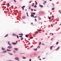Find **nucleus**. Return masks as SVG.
Here are the masks:
<instances>
[{
	"label": "nucleus",
	"mask_w": 61,
	"mask_h": 61,
	"mask_svg": "<svg viewBox=\"0 0 61 61\" xmlns=\"http://www.w3.org/2000/svg\"><path fill=\"white\" fill-rule=\"evenodd\" d=\"M7 48H9V49H11L12 48V46H9L7 47Z\"/></svg>",
	"instance_id": "f257e3e1"
},
{
	"label": "nucleus",
	"mask_w": 61,
	"mask_h": 61,
	"mask_svg": "<svg viewBox=\"0 0 61 61\" xmlns=\"http://www.w3.org/2000/svg\"><path fill=\"white\" fill-rule=\"evenodd\" d=\"M25 16H23L22 17V18L23 19H25Z\"/></svg>",
	"instance_id": "f03ea898"
},
{
	"label": "nucleus",
	"mask_w": 61,
	"mask_h": 61,
	"mask_svg": "<svg viewBox=\"0 0 61 61\" xmlns=\"http://www.w3.org/2000/svg\"><path fill=\"white\" fill-rule=\"evenodd\" d=\"M24 7H25V6H23V7H21V8H22V9L23 10H24Z\"/></svg>",
	"instance_id": "7ed1b4c3"
},
{
	"label": "nucleus",
	"mask_w": 61,
	"mask_h": 61,
	"mask_svg": "<svg viewBox=\"0 0 61 61\" xmlns=\"http://www.w3.org/2000/svg\"><path fill=\"white\" fill-rule=\"evenodd\" d=\"M46 2H47L46 1H44L43 2V5H45V3H46Z\"/></svg>",
	"instance_id": "20e7f679"
},
{
	"label": "nucleus",
	"mask_w": 61,
	"mask_h": 61,
	"mask_svg": "<svg viewBox=\"0 0 61 61\" xmlns=\"http://www.w3.org/2000/svg\"><path fill=\"white\" fill-rule=\"evenodd\" d=\"M54 47L53 46H51L50 48V49H51V50H52V47Z\"/></svg>",
	"instance_id": "39448f33"
},
{
	"label": "nucleus",
	"mask_w": 61,
	"mask_h": 61,
	"mask_svg": "<svg viewBox=\"0 0 61 61\" xmlns=\"http://www.w3.org/2000/svg\"><path fill=\"white\" fill-rule=\"evenodd\" d=\"M2 49L3 51H4V50H5V48H4L3 47L2 48Z\"/></svg>",
	"instance_id": "423d86ee"
},
{
	"label": "nucleus",
	"mask_w": 61,
	"mask_h": 61,
	"mask_svg": "<svg viewBox=\"0 0 61 61\" xmlns=\"http://www.w3.org/2000/svg\"><path fill=\"white\" fill-rule=\"evenodd\" d=\"M15 59L16 60H19V58L17 57H16L15 58Z\"/></svg>",
	"instance_id": "0eeeda50"
},
{
	"label": "nucleus",
	"mask_w": 61,
	"mask_h": 61,
	"mask_svg": "<svg viewBox=\"0 0 61 61\" xmlns=\"http://www.w3.org/2000/svg\"><path fill=\"white\" fill-rule=\"evenodd\" d=\"M8 44L10 46H11V44H10V42L9 41H8Z\"/></svg>",
	"instance_id": "6e6552de"
},
{
	"label": "nucleus",
	"mask_w": 61,
	"mask_h": 61,
	"mask_svg": "<svg viewBox=\"0 0 61 61\" xmlns=\"http://www.w3.org/2000/svg\"><path fill=\"white\" fill-rule=\"evenodd\" d=\"M60 47H58V48L56 49V51H57V50H59V49Z\"/></svg>",
	"instance_id": "1a4fd4ad"
},
{
	"label": "nucleus",
	"mask_w": 61,
	"mask_h": 61,
	"mask_svg": "<svg viewBox=\"0 0 61 61\" xmlns=\"http://www.w3.org/2000/svg\"><path fill=\"white\" fill-rule=\"evenodd\" d=\"M12 44L14 45H16V43L15 42H12Z\"/></svg>",
	"instance_id": "9d476101"
},
{
	"label": "nucleus",
	"mask_w": 61,
	"mask_h": 61,
	"mask_svg": "<svg viewBox=\"0 0 61 61\" xmlns=\"http://www.w3.org/2000/svg\"><path fill=\"white\" fill-rule=\"evenodd\" d=\"M8 53L9 54H10V55H13V54L9 52Z\"/></svg>",
	"instance_id": "9b49d317"
},
{
	"label": "nucleus",
	"mask_w": 61,
	"mask_h": 61,
	"mask_svg": "<svg viewBox=\"0 0 61 61\" xmlns=\"http://www.w3.org/2000/svg\"><path fill=\"white\" fill-rule=\"evenodd\" d=\"M14 49L16 51H17V50H18V49L17 48H15Z\"/></svg>",
	"instance_id": "f8f14e48"
},
{
	"label": "nucleus",
	"mask_w": 61,
	"mask_h": 61,
	"mask_svg": "<svg viewBox=\"0 0 61 61\" xmlns=\"http://www.w3.org/2000/svg\"><path fill=\"white\" fill-rule=\"evenodd\" d=\"M33 49L34 51H36V50H37V49Z\"/></svg>",
	"instance_id": "ddd939ff"
},
{
	"label": "nucleus",
	"mask_w": 61,
	"mask_h": 61,
	"mask_svg": "<svg viewBox=\"0 0 61 61\" xmlns=\"http://www.w3.org/2000/svg\"><path fill=\"white\" fill-rule=\"evenodd\" d=\"M12 35L13 36H16V35H15V34H12Z\"/></svg>",
	"instance_id": "4468645a"
},
{
	"label": "nucleus",
	"mask_w": 61,
	"mask_h": 61,
	"mask_svg": "<svg viewBox=\"0 0 61 61\" xmlns=\"http://www.w3.org/2000/svg\"><path fill=\"white\" fill-rule=\"evenodd\" d=\"M8 36V34H7V35L5 36V37H7V36Z\"/></svg>",
	"instance_id": "2eb2a0df"
},
{
	"label": "nucleus",
	"mask_w": 61,
	"mask_h": 61,
	"mask_svg": "<svg viewBox=\"0 0 61 61\" xmlns=\"http://www.w3.org/2000/svg\"><path fill=\"white\" fill-rule=\"evenodd\" d=\"M31 17H32V16H33V17H34V15H33L32 14L31 15Z\"/></svg>",
	"instance_id": "dca6fc26"
},
{
	"label": "nucleus",
	"mask_w": 61,
	"mask_h": 61,
	"mask_svg": "<svg viewBox=\"0 0 61 61\" xmlns=\"http://www.w3.org/2000/svg\"><path fill=\"white\" fill-rule=\"evenodd\" d=\"M6 51H5L3 52V53H6Z\"/></svg>",
	"instance_id": "f3484780"
},
{
	"label": "nucleus",
	"mask_w": 61,
	"mask_h": 61,
	"mask_svg": "<svg viewBox=\"0 0 61 61\" xmlns=\"http://www.w3.org/2000/svg\"><path fill=\"white\" fill-rule=\"evenodd\" d=\"M41 42H40L39 44V46H40V45H41Z\"/></svg>",
	"instance_id": "a211bd4d"
},
{
	"label": "nucleus",
	"mask_w": 61,
	"mask_h": 61,
	"mask_svg": "<svg viewBox=\"0 0 61 61\" xmlns=\"http://www.w3.org/2000/svg\"><path fill=\"white\" fill-rule=\"evenodd\" d=\"M40 7H43V6L42 5H40Z\"/></svg>",
	"instance_id": "6ab92c4d"
},
{
	"label": "nucleus",
	"mask_w": 61,
	"mask_h": 61,
	"mask_svg": "<svg viewBox=\"0 0 61 61\" xmlns=\"http://www.w3.org/2000/svg\"><path fill=\"white\" fill-rule=\"evenodd\" d=\"M7 51H11V50H8V49H7Z\"/></svg>",
	"instance_id": "aec40b11"
},
{
	"label": "nucleus",
	"mask_w": 61,
	"mask_h": 61,
	"mask_svg": "<svg viewBox=\"0 0 61 61\" xmlns=\"http://www.w3.org/2000/svg\"><path fill=\"white\" fill-rule=\"evenodd\" d=\"M37 48H40V47L39 46H38L37 47Z\"/></svg>",
	"instance_id": "412c9836"
},
{
	"label": "nucleus",
	"mask_w": 61,
	"mask_h": 61,
	"mask_svg": "<svg viewBox=\"0 0 61 61\" xmlns=\"http://www.w3.org/2000/svg\"><path fill=\"white\" fill-rule=\"evenodd\" d=\"M26 14H27V16L28 17V13L26 12Z\"/></svg>",
	"instance_id": "4be33fe9"
},
{
	"label": "nucleus",
	"mask_w": 61,
	"mask_h": 61,
	"mask_svg": "<svg viewBox=\"0 0 61 61\" xmlns=\"http://www.w3.org/2000/svg\"><path fill=\"white\" fill-rule=\"evenodd\" d=\"M19 36H22H22H23V34H19Z\"/></svg>",
	"instance_id": "5701e85b"
},
{
	"label": "nucleus",
	"mask_w": 61,
	"mask_h": 61,
	"mask_svg": "<svg viewBox=\"0 0 61 61\" xmlns=\"http://www.w3.org/2000/svg\"><path fill=\"white\" fill-rule=\"evenodd\" d=\"M26 37H28V35H26L25 36Z\"/></svg>",
	"instance_id": "b1692460"
},
{
	"label": "nucleus",
	"mask_w": 61,
	"mask_h": 61,
	"mask_svg": "<svg viewBox=\"0 0 61 61\" xmlns=\"http://www.w3.org/2000/svg\"><path fill=\"white\" fill-rule=\"evenodd\" d=\"M23 59H25L26 58L24 57H23Z\"/></svg>",
	"instance_id": "393cba45"
},
{
	"label": "nucleus",
	"mask_w": 61,
	"mask_h": 61,
	"mask_svg": "<svg viewBox=\"0 0 61 61\" xmlns=\"http://www.w3.org/2000/svg\"><path fill=\"white\" fill-rule=\"evenodd\" d=\"M38 18L39 20H41V19L40 17H38Z\"/></svg>",
	"instance_id": "a878e982"
},
{
	"label": "nucleus",
	"mask_w": 61,
	"mask_h": 61,
	"mask_svg": "<svg viewBox=\"0 0 61 61\" xmlns=\"http://www.w3.org/2000/svg\"><path fill=\"white\" fill-rule=\"evenodd\" d=\"M42 31V30H39L38 31L39 32H40V31Z\"/></svg>",
	"instance_id": "bb28decb"
},
{
	"label": "nucleus",
	"mask_w": 61,
	"mask_h": 61,
	"mask_svg": "<svg viewBox=\"0 0 61 61\" xmlns=\"http://www.w3.org/2000/svg\"><path fill=\"white\" fill-rule=\"evenodd\" d=\"M23 38H21V40H23Z\"/></svg>",
	"instance_id": "cd10ccee"
},
{
	"label": "nucleus",
	"mask_w": 61,
	"mask_h": 61,
	"mask_svg": "<svg viewBox=\"0 0 61 61\" xmlns=\"http://www.w3.org/2000/svg\"><path fill=\"white\" fill-rule=\"evenodd\" d=\"M35 5H37V2H36Z\"/></svg>",
	"instance_id": "c85d7f7f"
},
{
	"label": "nucleus",
	"mask_w": 61,
	"mask_h": 61,
	"mask_svg": "<svg viewBox=\"0 0 61 61\" xmlns=\"http://www.w3.org/2000/svg\"><path fill=\"white\" fill-rule=\"evenodd\" d=\"M59 42H57L56 43V45H58V44Z\"/></svg>",
	"instance_id": "c756f323"
},
{
	"label": "nucleus",
	"mask_w": 61,
	"mask_h": 61,
	"mask_svg": "<svg viewBox=\"0 0 61 61\" xmlns=\"http://www.w3.org/2000/svg\"><path fill=\"white\" fill-rule=\"evenodd\" d=\"M33 15H35V14H36V13H35V12L33 13Z\"/></svg>",
	"instance_id": "7c9ffc66"
},
{
	"label": "nucleus",
	"mask_w": 61,
	"mask_h": 61,
	"mask_svg": "<svg viewBox=\"0 0 61 61\" xmlns=\"http://www.w3.org/2000/svg\"><path fill=\"white\" fill-rule=\"evenodd\" d=\"M34 6V7H37V6H36V5Z\"/></svg>",
	"instance_id": "2f4dec72"
},
{
	"label": "nucleus",
	"mask_w": 61,
	"mask_h": 61,
	"mask_svg": "<svg viewBox=\"0 0 61 61\" xmlns=\"http://www.w3.org/2000/svg\"><path fill=\"white\" fill-rule=\"evenodd\" d=\"M30 10H31L32 11H33V9H31Z\"/></svg>",
	"instance_id": "473e14b6"
},
{
	"label": "nucleus",
	"mask_w": 61,
	"mask_h": 61,
	"mask_svg": "<svg viewBox=\"0 0 61 61\" xmlns=\"http://www.w3.org/2000/svg\"><path fill=\"white\" fill-rule=\"evenodd\" d=\"M55 9V8H53L52 9V10H54V9Z\"/></svg>",
	"instance_id": "72a5a7b5"
},
{
	"label": "nucleus",
	"mask_w": 61,
	"mask_h": 61,
	"mask_svg": "<svg viewBox=\"0 0 61 61\" xmlns=\"http://www.w3.org/2000/svg\"><path fill=\"white\" fill-rule=\"evenodd\" d=\"M17 38H18V39L19 38V37L18 36V35H17Z\"/></svg>",
	"instance_id": "f704fd0d"
},
{
	"label": "nucleus",
	"mask_w": 61,
	"mask_h": 61,
	"mask_svg": "<svg viewBox=\"0 0 61 61\" xmlns=\"http://www.w3.org/2000/svg\"><path fill=\"white\" fill-rule=\"evenodd\" d=\"M35 20L36 22V21H37V20H36V19H35Z\"/></svg>",
	"instance_id": "c9c22d12"
},
{
	"label": "nucleus",
	"mask_w": 61,
	"mask_h": 61,
	"mask_svg": "<svg viewBox=\"0 0 61 61\" xmlns=\"http://www.w3.org/2000/svg\"><path fill=\"white\" fill-rule=\"evenodd\" d=\"M56 20H53V22H55V21H56Z\"/></svg>",
	"instance_id": "e433bc0d"
},
{
	"label": "nucleus",
	"mask_w": 61,
	"mask_h": 61,
	"mask_svg": "<svg viewBox=\"0 0 61 61\" xmlns=\"http://www.w3.org/2000/svg\"><path fill=\"white\" fill-rule=\"evenodd\" d=\"M19 37H22V36H19Z\"/></svg>",
	"instance_id": "4c0bfd02"
},
{
	"label": "nucleus",
	"mask_w": 61,
	"mask_h": 61,
	"mask_svg": "<svg viewBox=\"0 0 61 61\" xmlns=\"http://www.w3.org/2000/svg\"><path fill=\"white\" fill-rule=\"evenodd\" d=\"M17 42H18L17 41H16V43H15L16 44H17Z\"/></svg>",
	"instance_id": "58836bf2"
},
{
	"label": "nucleus",
	"mask_w": 61,
	"mask_h": 61,
	"mask_svg": "<svg viewBox=\"0 0 61 61\" xmlns=\"http://www.w3.org/2000/svg\"><path fill=\"white\" fill-rule=\"evenodd\" d=\"M51 27H53V25L51 24Z\"/></svg>",
	"instance_id": "ea45409f"
},
{
	"label": "nucleus",
	"mask_w": 61,
	"mask_h": 61,
	"mask_svg": "<svg viewBox=\"0 0 61 61\" xmlns=\"http://www.w3.org/2000/svg\"><path fill=\"white\" fill-rule=\"evenodd\" d=\"M32 38H33V37H31L30 38V39H32Z\"/></svg>",
	"instance_id": "a19ab883"
},
{
	"label": "nucleus",
	"mask_w": 61,
	"mask_h": 61,
	"mask_svg": "<svg viewBox=\"0 0 61 61\" xmlns=\"http://www.w3.org/2000/svg\"><path fill=\"white\" fill-rule=\"evenodd\" d=\"M3 5H6V4H3Z\"/></svg>",
	"instance_id": "79ce46f5"
},
{
	"label": "nucleus",
	"mask_w": 61,
	"mask_h": 61,
	"mask_svg": "<svg viewBox=\"0 0 61 61\" xmlns=\"http://www.w3.org/2000/svg\"><path fill=\"white\" fill-rule=\"evenodd\" d=\"M7 4H8V5H9V6H10V5H9V3H8Z\"/></svg>",
	"instance_id": "37998d69"
},
{
	"label": "nucleus",
	"mask_w": 61,
	"mask_h": 61,
	"mask_svg": "<svg viewBox=\"0 0 61 61\" xmlns=\"http://www.w3.org/2000/svg\"><path fill=\"white\" fill-rule=\"evenodd\" d=\"M14 1L15 2H16V0H14Z\"/></svg>",
	"instance_id": "c03bdc74"
},
{
	"label": "nucleus",
	"mask_w": 61,
	"mask_h": 61,
	"mask_svg": "<svg viewBox=\"0 0 61 61\" xmlns=\"http://www.w3.org/2000/svg\"><path fill=\"white\" fill-rule=\"evenodd\" d=\"M30 8H31V7H30L29 8V9H30Z\"/></svg>",
	"instance_id": "a18cd8bd"
},
{
	"label": "nucleus",
	"mask_w": 61,
	"mask_h": 61,
	"mask_svg": "<svg viewBox=\"0 0 61 61\" xmlns=\"http://www.w3.org/2000/svg\"><path fill=\"white\" fill-rule=\"evenodd\" d=\"M52 5H53V6H54V3H52Z\"/></svg>",
	"instance_id": "49530a36"
},
{
	"label": "nucleus",
	"mask_w": 61,
	"mask_h": 61,
	"mask_svg": "<svg viewBox=\"0 0 61 61\" xmlns=\"http://www.w3.org/2000/svg\"><path fill=\"white\" fill-rule=\"evenodd\" d=\"M49 19H51V18H50V17H49Z\"/></svg>",
	"instance_id": "de8ad7c7"
},
{
	"label": "nucleus",
	"mask_w": 61,
	"mask_h": 61,
	"mask_svg": "<svg viewBox=\"0 0 61 61\" xmlns=\"http://www.w3.org/2000/svg\"><path fill=\"white\" fill-rule=\"evenodd\" d=\"M36 17H37V16H35V17H34V18H36Z\"/></svg>",
	"instance_id": "09e8293b"
},
{
	"label": "nucleus",
	"mask_w": 61,
	"mask_h": 61,
	"mask_svg": "<svg viewBox=\"0 0 61 61\" xmlns=\"http://www.w3.org/2000/svg\"><path fill=\"white\" fill-rule=\"evenodd\" d=\"M39 57H40V56H39L38 57V58H39Z\"/></svg>",
	"instance_id": "8fccbe9b"
},
{
	"label": "nucleus",
	"mask_w": 61,
	"mask_h": 61,
	"mask_svg": "<svg viewBox=\"0 0 61 61\" xmlns=\"http://www.w3.org/2000/svg\"><path fill=\"white\" fill-rule=\"evenodd\" d=\"M34 5H32V6H33Z\"/></svg>",
	"instance_id": "3c124183"
},
{
	"label": "nucleus",
	"mask_w": 61,
	"mask_h": 61,
	"mask_svg": "<svg viewBox=\"0 0 61 61\" xmlns=\"http://www.w3.org/2000/svg\"><path fill=\"white\" fill-rule=\"evenodd\" d=\"M13 52H14V53H16V52L15 51H14Z\"/></svg>",
	"instance_id": "603ef678"
},
{
	"label": "nucleus",
	"mask_w": 61,
	"mask_h": 61,
	"mask_svg": "<svg viewBox=\"0 0 61 61\" xmlns=\"http://www.w3.org/2000/svg\"><path fill=\"white\" fill-rule=\"evenodd\" d=\"M31 14H33V13H31Z\"/></svg>",
	"instance_id": "864d4df0"
},
{
	"label": "nucleus",
	"mask_w": 61,
	"mask_h": 61,
	"mask_svg": "<svg viewBox=\"0 0 61 61\" xmlns=\"http://www.w3.org/2000/svg\"><path fill=\"white\" fill-rule=\"evenodd\" d=\"M25 11H27V10H26V9H25Z\"/></svg>",
	"instance_id": "5fc2aeb1"
},
{
	"label": "nucleus",
	"mask_w": 61,
	"mask_h": 61,
	"mask_svg": "<svg viewBox=\"0 0 61 61\" xmlns=\"http://www.w3.org/2000/svg\"><path fill=\"white\" fill-rule=\"evenodd\" d=\"M42 45H44V44H42Z\"/></svg>",
	"instance_id": "6e6d98bb"
},
{
	"label": "nucleus",
	"mask_w": 61,
	"mask_h": 61,
	"mask_svg": "<svg viewBox=\"0 0 61 61\" xmlns=\"http://www.w3.org/2000/svg\"><path fill=\"white\" fill-rule=\"evenodd\" d=\"M52 35L53 36V35H54V34L53 33H52Z\"/></svg>",
	"instance_id": "4d7b16f0"
},
{
	"label": "nucleus",
	"mask_w": 61,
	"mask_h": 61,
	"mask_svg": "<svg viewBox=\"0 0 61 61\" xmlns=\"http://www.w3.org/2000/svg\"><path fill=\"white\" fill-rule=\"evenodd\" d=\"M29 60L30 61H31V59H30Z\"/></svg>",
	"instance_id": "13d9d810"
},
{
	"label": "nucleus",
	"mask_w": 61,
	"mask_h": 61,
	"mask_svg": "<svg viewBox=\"0 0 61 61\" xmlns=\"http://www.w3.org/2000/svg\"><path fill=\"white\" fill-rule=\"evenodd\" d=\"M38 34V33L37 32H36V34Z\"/></svg>",
	"instance_id": "bf43d9fd"
},
{
	"label": "nucleus",
	"mask_w": 61,
	"mask_h": 61,
	"mask_svg": "<svg viewBox=\"0 0 61 61\" xmlns=\"http://www.w3.org/2000/svg\"><path fill=\"white\" fill-rule=\"evenodd\" d=\"M46 59V58H43V59Z\"/></svg>",
	"instance_id": "052dcab7"
},
{
	"label": "nucleus",
	"mask_w": 61,
	"mask_h": 61,
	"mask_svg": "<svg viewBox=\"0 0 61 61\" xmlns=\"http://www.w3.org/2000/svg\"><path fill=\"white\" fill-rule=\"evenodd\" d=\"M31 25H33V23H31Z\"/></svg>",
	"instance_id": "680f3d73"
},
{
	"label": "nucleus",
	"mask_w": 61,
	"mask_h": 61,
	"mask_svg": "<svg viewBox=\"0 0 61 61\" xmlns=\"http://www.w3.org/2000/svg\"><path fill=\"white\" fill-rule=\"evenodd\" d=\"M34 11H36V10H34Z\"/></svg>",
	"instance_id": "e2e57ef3"
},
{
	"label": "nucleus",
	"mask_w": 61,
	"mask_h": 61,
	"mask_svg": "<svg viewBox=\"0 0 61 61\" xmlns=\"http://www.w3.org/2000/svg\"><path fill=\"white\" fill-rule=\"evenodd\" d=\"M39 60H40V61H41V59H39Z\"/></svg>",
	"instance_id": "0e129e2a"
},
{
	"label": "nucleus",
	"mask_w": 61,
	"mask_h": 61,
	"mask_svg": "<svg viewBox=\"0 0 61 61\" xmlns=\"http://www.w3.org/2000/svg\"><path fill=\"white\" fill-rule=\"evenodd\" d=\"M60 14H61V12L60 11Z\"/></svg>",
	"instance_id": "69168bd1"
},
{
	"label": "nucleus",
	"mask_w": 61,
	"mask_h": 61,
	"mask_svg": "<svg viewBox=\"0 0 61 61\" xmlns=\"http://www.w3.org/2000/svg\"><path fill=\"white\" fill-rule=\"evenodd\" d=\"M30 3H31V1H30Z\"/></svg>",
	"instance_id": "338daca9"
},
{
	"label": "nucleus",
	"mask_w": 61,
	"mask_h": 61,
	"mask_svg": "<svg viewBox=\"0 0 61 61\" xmlns=\"http://www.w3.org/2000/svg\"><path fill=\"white\" fill-rule=\"evenodd\" d=\"M61 25V23L60 24V25Z\"/></svg>",
	"instance_id": "774afa93"
}]
</instances>
